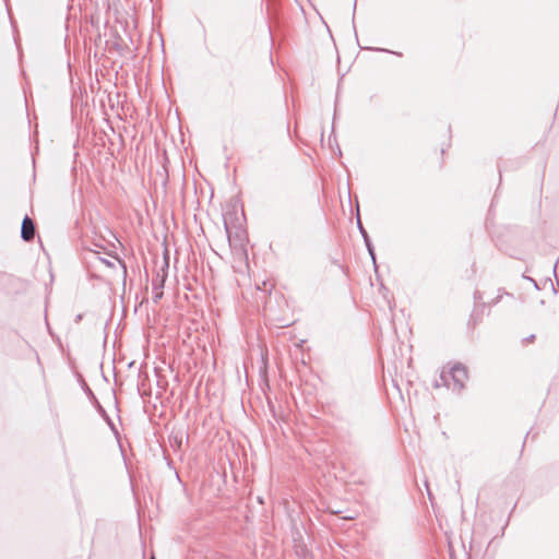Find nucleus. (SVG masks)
Returning <instances> with one entry per match:
<instances>
[{
    "instance_id": "nucleus-15",
    "label": "nucleus",
    "mask_w": 559,
    "mask_h": 559,
    "mask_svg": "<svg viewBox=\"0 0 559 559\" xmlns=\"http://www.w3.org/2000/svg\"><path fill=\"white\" fill-rule=\"evenodd\" d=\"M81 320H82V314H78V316L75 317V320H74V321H75L76 323H79Z\"/></svg>"
},
{
    "instance_id": "nucleus-9",
    "label": "nucleus",
    "mask_w": 559,
    "mask_h": 559,
    "mask_svg": "<svg viewBox=\"0 0 559 559\" xmlns=\"http://www.w3.org/2000/svg\"><path fill=\"white\" fill-rule=\"evenodd\" d=\"M502 298V294H499L497 297H495L491 301H490V306H495L497 305Z\"/></svg>"
},
{
    "instance_id": "nucleus-19",
    "label": "nucleus",
    "mask_w": 559,
    "mask_h": 559,
    "mask_svg": "<svg viewBox=\"0 0 559 559\" xmlns=\"http://www.w3.org/2000/svg\"><path fill=\"white\" fill-rule=\"evenodd\" d=\"M496 199H497V195H493L491 203H495Z\"/></svg>"
},
{
    "instance_id": "nucleus-10",
    "label": "nucleus",
    "mask_w": 559,
    "mask_h": 559,
    "mask_svg": "<svg viewBox=\"0 0 559 559\" xmlns=\"http://www.w3.org/2000/svg\"><path fill=\"white\" fill-rule=\"evenodd\" d=\"M474 299H475L476 301H478V300H480V299H481V295H480V293H479L478 290H476V292L474 293Z\"/></svg>"
},
{
    "instance_id": "nucleus-24",
    "label": "nucleus",
    "mask_w": 559,
    "mask_h": 559,
    "mask_svg": "<svg viewBox=\"0 0 559 559\" xmlns=\"http://www.w3.org/2000/svg\"><path fill=\"white\" fill-rule=\"evenodd\" d=\"M466 556H467V559H471V556H469V554H467Z\"/></svg>"
},
{
    "instance_id": "nucleus-14",
    "label": "nucleus",
    "mask_w": 559,
    "mask_h": 559,
    "mask_svg": "<svg viewBox=\"0 0 559 559\" xmlns=\"http://www.w3.org/2000/svg\"><path fill=\"white\" fill-rule=\"evenodd\" d=\"M167 465L170 468H175L174 465H173V461L170 459H167Z\"/></svg>"
},
{
    "instance_id": "nucleus-8",
    "label": "nucleus",
    "mask_w": 559,
    "mask_h": 559,
    "mask_svg": "<svg viewBox=\"0 0 559 559\" xmlns=\"http://www.w3.org/2000/svg\"><path fill=\"white\" fill-rule=\"evenodd\" d=\"M371 50H376V51H382V52H389V53H393V55H396L399 57L402 56L401 52H397V51H392V50H389V49H385V48H370Z\"/></svg>"
},
{
    "instance_id": "nucleus-11",
    "label": "nucleus",
    "mask_w": 559,
    "mask_h": 559,
    "mask_svg": "<svg viewBox=\"0 0 559 559\" xmlns=\"http://www.w3.org/2000/svg\"><path fill=\"white\" fill-rule=\"evenodd\" d=\"M530 282H532L534 284V287L536 289H539L538 285H537V282L535 280H533L532 277H526Z\"/></svg>"
},
{
    "instance_id": "nucleus-22",
    "label": "nucleus",
    "mask_w": 559,
    "mask_h": 559,
    "mask_svg": "<svg viewBox=\"0 0 559 559\" xmlns=\"http://www.w3.org/2000/svg\"><path fill=\"white\" fill-rule=\"evenodd\" d=\"M121 265L123 269H126V264L123 262H121ZM124 272H127V270H124Z\"/></svg>"
},
{
    "instance_id": "nucleus-23",
    "label": "nucleus",
    "mask_w": 559,
    "mask_h": 559,
    "mask_svg": "<svg viewBox=\"0 0 559 559\" xmlns=\"http://www.w3.org/2000/svg\"><path fill=\"white\" fill-rule=\"evenodd\" d=\"M501 173H502V169H501V166H499V174L501 175Z\"/></svg>"
},
{
    "instance_id": "nucleus-18",
    "label": "nucleus",
    "mask_w": 559,
    "mask_h": 559,
    "mask_svg": "<svg viewBox=\"0 0 559 559\" xmlns=\"http://www.w3.org/2000/svg\"><path fill=\"white\" fill-rule=\"evenodd\" d=\"M496 199H497V195H493L491 203H495Z\"/></svg>"
},
{
    "instance_id": "nucleus-5",
    "label": "nucleus",
    "mask_w": 559,
    "mask_h": 559,
    "mask_svg": "<svg viewBox=\"0 0 559 559\" xmlns=\"http://www.w3.org/2000/svg\"><path fill=\"white\" fill-rule=\"evenodd\" d=\"M35 223L28 217V215H25L21 225V238L24 241L29 242L35 238Z\"/></svg>"
},
{
    "instance_id": "nucleus-20",
    "label": "nucleus",
    "mask_w": 559,
    "mask_h": 559,
    "mask_svg": "<svg viewBox=\"0 0 559 559\" xmlns=\"http://www.w3.org/2000/svg\"><path fill=\"white\" fill-rule=\"evenodd\" d=\"M496 199H497V195H493L491 203H495Z\"/></svg>"
},
{
    "instance_id": "nucleus-1",
    "label": "nucleus",
    "mask_w": 559,
    "mask_h": 559,
    "mask_svg": "<svg viewBox=\"0 0 559 559\" xmlns=\"http://www.w3.org/2000/svg\"><path fill=\"white\" fill-rule=\"evenodd\" d=\"M468 378L467 368L461 364L455 362L449 372L442 371L439 376V380H436L435 388L444 385L451 388L450 380L453 382L452 390L456 393H461L465 388V382Z\"/></svg>"
},
{
    "instance_id": "nucleus-3",
    "label": "nucleus",
    "mask_w": 559,
    "mask_h": 559,
    "mask_svg": "<svg viewBox=\"0 0 559 559\" xmlns=\"http://www.w3.org/2000/svg\"><path fill=\"white\" fill-rule=\"evenodd\" d=\"M165 283H166V274L165 273L164 274H159V272H156L153 275V278H152V290H153L152 301L155 305L159 304V301L162 300V298L164 296Z\"/></svg>"
},
{
    "instance_id": "nucleus-4",
    "label": "nucleus",
    "mask_w": 559,
    "mask_h": 559,
    "mask_svg": "<svg viewBox=\"0 0 559 559\" xmlns=\"http://www.w3.org/2000/svg\"><path fill=\"white\" fill-rule=\"evenodd\" d=\"M357 227H358V230L364 239V242H365V246H366V249L373 262V265H374V269L377 270V263H376V250H374V246L371 241V238L368 234V231L365 229L362 223H361V219H360V215H359V210L357 209Z\"/></svg>"
},
{
    "instance_id": "nucleus-7",
    "label": "nucleus",
    "mask_w": 559,
    "mask_h": 559,
    "mask_svg": "<svg viewBox=\"0 0 559 559\" xmlns=\"http://www.w3.org/2000/svg\"><path fill=\"white\" fill-rule=\"evenodd\" d=\"M94 255L97 258L98 262L108 266V267H114L115 264L112 262H110L109 260L105 259V258H102L99 257V253L98 252H93Z\"/></svg>"
},
{
    "instance_id": "nucleus-17",
    "label": "nucleus",
    "mask_w": 559,
    "mask_h": 559,
    "mask_svg": "<svg viewBox=\"0 0 559 559\" xmlns=\"http://www.w3.org/2000/svg\"><path fill=\"white\" fill-rule=\"evenodd\" d=\"M224 226H225V229L228 230L227 223H226V217L224 218Z\"/></svg>"
},
{
    "instance_id": "nucleus-12",
    "label": "nucleus",
    "mask_w": 559,
    "mask_h": 559,
    "mask_svg": "<svg viewBox=\"0 0 559 559\" xmlns=\"http://www.w3.org/2000/svg\"><path fill=\"white\" fill-rule=\"evenodd\" d=\"M535 340V335L534 334H531L530 336H527L524 342H533Z\"/></svg>"
},
{
    "instance_id": "nucleus-16",
    "label": "nucleus",
    "mask_w": 559,
    "mask_h": 559,
    "mask_svg": "<svg viewBox=\"0 0 559 559\" xmlns=\"http://www.w3.org/2000/svg\"><path fill=\"white\" fill-rule=\"evenodd\" d=\"M450 559H456V557L453 552H450Z\"/></svg>"
},
{
    "instance_id": "nucleus-13",
    "label": "nucleus",
    "mask_w": 559,
    "mask_h": 559,
    "mask_svg": "<svg viewBox=\"0 0 559 559\" xmlns=\"http://www.w3.org/2000/svg\"><path fill=\"white\" fill-rule=\"evenodd\" d=\"M175 440H176L177 447L180 448L181 443H182V440L181 439H177V438H175Z\"/></svg>"
},
{
    "instance_id": "nucleus-25",
    "label": "nucleus",
    "mask_w": 559,
    "mask_h": 559,
    "mask_svg": "<svg viewBox=\"0 0 559 559\" xmlns=\"http://www.w3.org/2000/svg\"><path fill=\"white\" fill-rule=\"evenodd\" d=\"M150 559H155V557H154V556H151V558H150Z\"/></svg>"
},
{
    "instance_id": "nucleus-2",
    "label": "nucleus",
    "mask_w": 559,
    "mask_h": 559,
    "mask_svg": "<svg viewBox=\"0 0 559 559\" xmlns=\"http://www.w3.org/2000/svg\"><path fill=\"white\" fill-rule=\"evenodd\" d=\"M80 385H81L82 390L84 391V393L86 394L90 402L93 404V406L97 411V413L110 426L114 433L116 436H118L119 432H118L117 428L115 427L110 416L108 415L106 409L103 407V405L99 403L98 399L96 397V395L94 394V392L92 391V389L88 386V384L86 383V381L83 378H80Z\"/></svg>"
},
{
    "instance_id": "nucleus-6",
    "label": "nucleus",
    "mask_w": 559,
    "mask_h": 559,
    "mask_svg": "<svg viewBox=\"0 0 559 559\" xmlns=\"http://www.w3.org/2000/svg\"><path fill=\"white\" fill-rule=\"evenodd\" d=\"M168 269H169V260H168V254L166 252L163 265L160 266V270L158 272H159V274H164L165 273L166 276H167L168 275Z\"/></svg>"
},
{
    "instance_id": "nucleus-21",
    "label": "nucleus",
    "mask_w": 559,
    "mask_h": 559,
    "mask_svg": "<svg viewBox=\"0 0 559 559\" xmlns=\"http://www.w3.org/2000/svg\"><path fill=\"white\" fill-rule=\"evenodd\" d=\"M357 0L354 1V10L356 9Z\"/></svg>"
}]
</instances>
